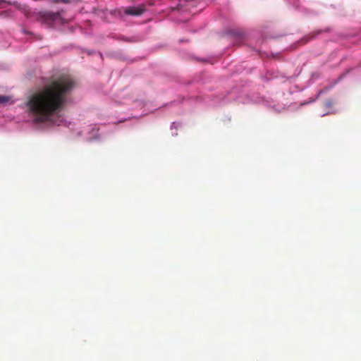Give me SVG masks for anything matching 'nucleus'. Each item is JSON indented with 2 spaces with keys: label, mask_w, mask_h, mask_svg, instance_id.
Instances as JSON below:
<instances>
[{
  "label": "nucleus",
  "mask_w": 361,
  "mask_h": 361,
  "mask_svg": "<svg viewBox=\"0 0 361 361\" xmlns=\"http://www.w3.org/2000/svg\"><path fill=\"white\" fill-rule=\"evenodd\" d=\"M74 87L75 82L68 75L52 76L29 97L27 106L30 113L38 122L49 121L51 116L63 110L67 97Z\"/></svg>",
  "instance_id": "nucleus-1"
},
{
  "label": "nucleus",
  "mask_w": 361,
  "mask_h": 361,
  "mask_svg": "<svg viewBox=\"0 0 361 361\" xmlns=\"http://www.w3.org/2000/svg\"><path fill=\"white\" fill-rule=\"evenodd\" d=\"M60 18L59 12L40 11L37 14V20L41 23L49 24Z\"/></svg>",
  "instance_id": "nucleus-2"
},
{
  "label": "nucleus",
  "mask_w": 361,
  "mask_h": 361,
  "mask_svg": "<svg viewBox=\"0 0 361 361\" xmlns=\"http://www.w3.org/2000/svg\"><path fill=\"white\" fill-rule=\"evenodd\" d=\"M146 10L145 4H142L137 7L129 6L124 8V13L128 16H140Z\"/></svg>",
  "instance_id": "nucleus-3"
},
{
  "label": "nucleus",
  "mask_w": 361,
  "mask_h": 361,
  "mask_svg": "<svg viewBox=\"0 0 361 361\" xmlns=\"http://www.w3.org/2000/svg\"><path fill=\"white\" fill-rule=\"evenodd\" d=\"M10 97L8 96L0 95V104L6 103L9 101Z\"/></svg>",
  "instance_id": "nucleus-4"
},
{
  "label": "nucleus",
  "mask_w": 361,
  "mask_h": 361,
  "mask_svg": "<svg viewBox=\"0 0 361 361\" xmlns=\"http://www.w3.org/2000/svg\"><path fill=\"white\" fill-rule=\"evenodd\" d=\"M55 3H57V2H59V1H61L64 4H68L70 1L69 0H52Z\"/></svg>",
  "instance_id": "nucleus-5"
},
{
  "label": "nucleus",
  "mask_w": 361,
  "mask_h": 361,
  "mask_svg": "<svg viewBox=\"0 0 361 361\" xmlns=\"http://www.w3.org/2000/svg\"><path fill=\"white\" fill-rule=\"evenodd\" d=\"M175 9H176V8H175V7H172L171 8V10H173V11L175 10Z\"/></svg>",
  "instance_id": "nucleus-6"
},
{
  "label": "nucleus",
  "mask_w": 361,
  "mask_h": 361,
  "mask_svg": "<svg viewBox=\"0 0 361 361\" xmlns=\"http://www.w3.org/2000/svg\"><path fill=\"white\" fill-rule=\"evenodd\" d=\"M4 2V0H0V3Z\"/></svg>",
  "instance_id": "nucleus-7"
}]
</instances>
